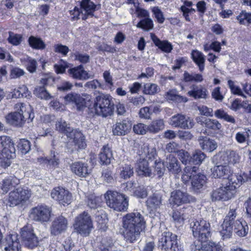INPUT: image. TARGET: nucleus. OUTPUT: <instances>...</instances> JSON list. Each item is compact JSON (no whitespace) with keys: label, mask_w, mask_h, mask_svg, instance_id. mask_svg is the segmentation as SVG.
Returning <instances> with one entry per match:
<instances>
[{"label":"nucleus","mask_w":251,"mask_h":251,"mask_svg":"<svg viewBox=\"0 0 251 251\" xmlns=\"http://www.w3.org/2000/svg\"><path fill=\"white\" fill-rule=\"evenodd\" d=\"M51 212V209L49 206L38 205L31 209L30 217L36 222H47L50 220Z\"/></svg>","instance_id":"9"},{"label":"nucleus","mask_w":251,"mask_h":251,"mask_svg":"<svg viewBox=\"0 0 251 251\" xmlns=\"http://www.w3.org/2000/svg\"><path fill=\"white\" fill-rule=\"evenodd\" d=\"M107 205L114 210L122 211L127 210L128 201L123 194L116 191L109 190L105 194Z\"/></svg>","instance_id":"3"},{"label":"nucleus","mask_w":251,"mask_h":251,"mask_svg":"<svg viewBox=\"0 0 251 251\" xmlns=\"http://www.w3.org/2000/svg\"><path fill=\"white\" fill-rule=\"evenodd\" d=\"M21 61L24 63L27 70L31 73H35L37 69V62L34 59L29 56H25L21 58Z\"/></svg>","instance_id":"40"},{"label":"nucleus","mask_w":251,"mask_h":251,"mask_svg":"<svg viewBox=\"0 0 251 251\" xmlns=\"http://www.w3.org/2000/svg\"><path fill=\"white\" fill-rule=\"evenodd\" d=\"M57 153L53 152L51 153L50 157L48 158L47 165L50 169L58 168L60 163V159Z\"/></svg>","instance_id":"46"},{"label":"nucleus","mask_w":251,"mask_h":251,"mask_svg":"<svg viewBox=\"0 0 251 251\" xmlns=\"http://www.w3.org/2000/svg\"><path fill=\"white\" fill-rule=\"evenodd\" d=\"M137 153L141 159L146 160L154 159L157 154L155 148L147 144H144L141 146Z\"/></svg>","instance_id":"17"},{"label":"nucleus","mask_w":251,"mask_h":251,"mask_svg":"<svg viewBox=\"0 0 251 251\" xmlns=\"http://www.w3.org/2000/svg\"><path fill=\"white\" fill-rule=\"evenodd\" d=\"M68 226V221L65 217L60 215L55 217L52 221L50 230V234L57 236L65 232Z\"/></svg>","instance_id":"10"},{"label":"nucleus","mask_w":251,"mask_h":251,"mask_svg":"<svg viewBox=\"0 0 251 251\" xmlns=\"http://www.w3.org/2000/svg\"><path fill=\"white\" fill-rule=\"evenodd\" d=\"M133 130L137 134L144 135L148 131V126L142 123H138L134 125Z\"/></svg>","instance_id":"59"},{"label":"nucleus","mask_w":251,"mask_h":251,"mask_svg":"<svg viewBox=\"0 0 251 251\" xmlns=\"http://www.w3.org/2000/svg\"><path fill=\"white\" fill-rule=\"evenodd\" d=\"M7 246L4 248L6 251H21V246L18 241L17 235L11 234L7 238Z\"/></svg>","instance_id":"32"},{"label":"nucleus","mask_w":251,"mask_h":251,"mask_svg":"<svg viewBox=\"0 0 251 251\" xmlns=\"http://www.w3.org/2000/svg\"><path fill=\"white\" fill-rule=\"evenodd\" d=\"M184 80L186 82L201 81L203 79L202 76L199 74H190L187 72L184 73Z\"/></svg>","instance_id":"57"},{"label":"nucleus","mask_w":251,"mask_h":251,"mask_svg":"<svg viewBox=\"0 0 251 251\" xmlns=\"http://www.w3.org/2000/svg\"><path fill=\"white\" fill-rule=\"evenodd\" d=\"M159 247L165 251H175L177 247V236L171 232L164 231L159 239Z\"/></svg>","instance_id":"7"},{"label":"nucleus","mask_w":251,"mask_h":251,"mask_svg":"<svg viewBox=\"0 0 251 251\" xmlns=\"http://www.w3.org/2000/svg\"><path fill=\"white\" fill-rule=\"evenodd\" d=\"M221 124L216 120H205V132L208 134H213L220 129Z\"/></svg>","instance_id":"33"},{"label":"nucleus","mask_w":251,"mask_h":251,"mask_svg":"<svg viewBox=\"0 0 251 251\" xmlns=\"http://www.w3.org/2000/svg\"><path fill=\"white\" fill-rule=\"evenodd\" d=\"M237 191L235 190V187L230 186L227 183L222 184V186L214 191L211 195L213 200L228 201L235 196Z\"/></svg>","instance_id":"8"},{"label":"nucleus","mask_w":251,"mask_h":251,"mask_svg":"<svg viewBox=\"0 0 251 251\" xmlns=\"http://www.w3.org/2000/svg\"><path fill=\"white\" fill-rule=\"evenodd\" d=\"M231 174V170L229 167L225 164V165H218L215 166L212 170V175L214 177L228 178Z\"/></svg>","instance_id":"25"},{"label":"nucleus","mask_w":251,"mask_h":251,"mask_svg":"<svg viewBox=\"0 0 251 251\" xmlns=\"http://www.w3.org/2000/svg\"><path fill=\"white\" fill-rule=\"evenodd\" d=\"M68 138L73 140L74 147L72 150L83 149L86 146L84 135L76 129L74 130Z\"/></svg>","instance_id":"22"},{"label":"nucleus","mask_w":251,"mask_h":251,"mask_svg":"<svg viewBox=\"0 0 251 251\" xmlns=\"http://www.w3.org/2000/svg\"><path fill=\"white\" fill-rule=\"evenodd\" d=\"M159 90L158 86L155 84L147 83L144 85V93L147 95H154Z\"/></svg>","instance_id":"58"},{"label":"nucleus","mask_w":251,"mask_h":251,"mask_svg":"<svg viewBox=\"0 0 251 251\" xmlns=\"http://www.w3.org/2000/svg\"><path fill=\"white\" fill-rule=\"evenodd\" d=\"M55 129L59 132L64 133L67 137L70 136L75 129L70 127V125L62 119H58L55 123Z\"/></svg>","instance_id":"30"},{"label":"nucleus","mask_w":251,"mask_h":251,"mask_svg":"<svg viewBox=\"0 0 251 251\" xmlns=\"http://www.w3.org/2000/svg\"><path fill=\"white\" fill-rule=\"evenodd\" d=\"M51 196L60 204L64 206L70 204L72 200L71 194L67 190L59 187L52 190Z\"/></svg>","instance_id":"11"},{"label":"nucleus","mask_w":251,"mask_h":251,"mask_svg":"<svg viewBox=\"0 0 251 251\" xmlns=\"http://www.w3.org/2000/svg\"><path fill=\"white\" fill-rule=\"evenodd\" d=\"M220 161L225 164H235L239 161L238 154L234 151H226L220 155Z\"/></svg>","instance_id":"24"},{"label":"nucleus","mask_w":251,"mask_h":251,"mask_svg":"<svg viewBox=\"0 0 251 251\" xmlns=\"http://www.w3.org/2000/svg\"><path fill=\"white\" fill-rule=\"evenodd\" d=\"M232 225L223 222L221 225V229L220 233L223 239H228L231 237L232 233Z\"/></svg>","instance_id":"41"},{"label":"nucleus","mask_w":251,"mask_h":251,"mask_svg":"<svg viewBox=\"0 0 251 251\" xmlns=\"http://www.w3.org/2000/svg\"><path fill=\"white\" fill-rule=\"evenodd\" d=\"M188 94L195 99L202 98L203 95L202 88L201 87L194 85L192 90L189 91Z\"/></svg>","instance_id":"63"},{"label":"nucleus","mask_w":251,"mask_h":251,"mask_svg":"<svg viewBox=\"0 0 251 251\" xmlns=\"http://www.w3.org/2000/svg\"><path fill=\"white\" fill-rule=\"evenodd\" d=\"M165 167L169 172L173 174H177L181 171L180 165L177 158L172 154H169L164 161Z\"/></svg>","instance_id":"20"},{"label":"nucleus","mask_w":251,"mask_h":251,"mask_svg":"<svg viewBox=\"0 0 251 251\" xmlns=\"http://www.w3.org/2000/svg\"><path fill=\"white\" fill-rule=\"evenodd\" d=\"M236 207L231 205L230 207V209L227 215L224 219V222L233 225V223L235 222L234 221V220L236 217Z\"/></svg>","instance_id":"52"},{"label":"nucleus","mask_w":251,"mask_h":251,"mask_svg":"<svg viewBox=\"0 0 251 251\" xmlns=\"http://www.w3.org/2000/svg\"><path fill=\"white\" fill-rule=\"evenodd\" d=\"M192 200V197L187 193L176 190L171 193L170 201L173 204L179 206L183 203L189 202Z\"/></svg>","instance_id":"15"},{"label":"nucleus","mask_w":251,"mask_h":251,"mask_svg":"<svg viewBox=\"0 0 251 251\" xmlns=\"http://www.w3.org/2000/svg\"><path fill=\"white\" fill-rule=\"evenodd\" d=\"M29 45L35 50H42L46 48V45L40 38L31 36L28 39Z\"/></svg>","instance_id":"37"},{"label":"nucleus","mask_w":251,"mask_h":251,"mask_svg":"<svg viewBox=\"0 0 251 251\" xmlns=\"http://www.w3.org/2000/svg\"><path fill=\"white\" fill-rule=\"evenodd\" d=\"M191 226L193 235L194 237L197 238V239L194 242L196 249L199 251L202 250L203 248L204 222L202 221H201L200 222L196 221Z\"/></svg>","instance_id":"13"},{"label":"nucleus","mask_w":251,"mask_h":251,"mask_svg":"<svg viewBox=\"0 0 251 251\" xmlns=\"http://www.w3.org/2000/svg\"><path fill=\"white\" fill-rule=\"evenodd\" d=\"M16 150L12 139L8 136H0V169H5L10 166L11 160L16 156Z\"/></svg>","instance_id":"2"},{"label":"nucleus","mask_w":251,"mask_h":251,"mask_svg":"<svg viewBox=\"0 0 251 251\" xmlns=\"http://www.w3.org/2000/svg\"><path fill=\"white\" fill-rule=\"evenodd\" d=\"M228 87L231 91V93L234 95H238L245 98V96L243 94L242 89L238 86L236 82L231 80H228L227 81Z\"/></svg>","instance_id":"48"},{"label":"nucleus","mask_w":251,"mask_h":251,"mask_svg":"<svg viewBox=\"0 0 251 251\" xmlns=\"http://www.w3.org/2000/svg\"><path fill=\"white\" fill-rule=\"evenodd\" d=\"M228 178V184L235 187V190L239 188L243 183L247 180V175L244 173L234 174L229 175Z\"/></svg>","instance_id":"23"},{"label":"nucleus","mask_w":251,"mask_h":251,"mask_svg":"<svg viewBox=\"0 0 251 251\" xmlns=\"http://www.w3.org/2000/svg\"><path fill=\"white\" fill-rule=\"evenodd\" d=\"M25 74L24 70L15 67L11 69L9 76L11 79H17L23 76Z\"/></svg>","instance_id":"64"},{"label":"nucleus","mask_w":251,"mask_h":251,"mask_svg":"<svg viewBox=\"0 0 251 251\" xmlns=\"http://www.w3.org/2000/svg\"><path fill=\"white\" fill-rule=\"evenodd\" d=\"M64 99L66 103H74L79 107L83 106L85 103L84 99L76 93H69L64 97Z\"/></svg>","instance_id":"36"},{"label":"nucleus","mask_w":251,"mask_h":251,"mask_svg":"<svg viewBox=\"0 0 251 251\" xmlns=\"http://www.w3.org/2000/svg\"><path fill=\"white\" fill-rule=\"evenodd\" d=\"M113 105L111 97L101 94L96 97L94 107L98 115L106 117L112 113Z\"/></svg>","instance_id":"5"},{"label":"nucleus","mask_w":251,"mask_h":251,"mask_svg":"<svg viewBox=\"0 0 251 251\" xmlns=\"http://www.w3.org/2000/svg\"><path fill=\"white\" fill-rule=\"evenodd\" d=\"M100 159L102 164H109L113 159L112 151L107 146H104L99 154Z\"/></svg>","instance_id":"34"},{"label":"nucleus","mask_w":251,"mask_h":251,"mask_svg":"<svg viewBox=\"0 0 251 251\" xmlns=\"http://www.w3.org/2000/svg\"><path fill=\"white\" fill-rule=\"evenodd\" d=\"M217 148V143L213 139L205 138V151L211 152Z\"/></svg>","instance_id":"62"},{"label":"nucleus","mask_w":251,"mask_h":251,"mask_svg":"<svg viewBox=\"0 0 251 251\" xmlns=\"http://www.w3.org/2000/svg\"><path fill=\"white\" fill-rule=\"evenodd\" d=\"M123 235L126 242L133 243L139 239L140 233L146 228L144 216L139 212L128 213L122 219Z\"/></svg>","instance_id":"1"},{"label":"nucleus","mask_w":251,"mask_h":251,"mask_svg":"<svg viewBox=\"0 0 251 251\" xmlns=\"http://www.w3.org/2000/svg\"><path fill=\"white\" fill-rule=\"evenodd\" d=\"M151 37L155 45L158 47L162 51L169 53L172 50L173 47L168 41H161L153 33L151 34Z\"/></svg>","instance_id":"28"},{"label":"nucleus","mask_w":251,"mask_h":251,"mask_svg":"<svg viewBox=\"0 0 251 251\" xmlns=\"http://www.w3.org/2000/svg\"><path fill=\"white\" fill-rule=\"evenodd\" d=\"M232 226L235 233L240 237L245 236L248 232V226L245 221H241V220H236L234 222Z\"/></svg>","instance_id":"29"},{"label":"nucleus","mask_w":251,"mask_h":251,"mask_svg":"<svg viewBox=\"0 0 251 251\" xmlns=\"http://www.w3.org/2000/svg\"><path fill=\"white\" fill-rule=\"evenodd\" d=\"M68 73L71 77L78 80H87L93 76L84 70L82 65L69 69Z\"/></svg>","instance_id":"16"},{"label":"nucleus","mask_w":251,"mask_h":251,"mask_svg":"<svg viewBox=\"0 0 251 251\" xmlns=\"http://www.w3.org/2000/svg\"><path fill=\"white\" fill-rule=\"evenodd\" d=\"M136 26L144 30L149 31L153 27V21L150 17H147V18H144L141 20Z\"/></svg>","instance_id":"45"},{"label":"nucleus","mask_w":251,"mask_h":251,"mask_svg":"<svg viewBox=\"0 0 251 251\" xmlns=\"http://www.w3.org/2000/svg\"><path fill=\"white\" fill-rule=\"evenodd\" d=\"M34 93L42 99L49 100L51 98L50 95L44 87H38L34 90Z\"/></svg>","instance_id":"53"},{"label":"nucleus","mask_w":251,"mask_h":251,"mask_svg":"<svg viewBox=\"0 0 251 251\" xmlns=\"http://www.w3.org/2000/svg\"><path fill=\"white\" fill-rule=\"evenodd\" d=\"M177 155L181 163L185 165L191 166V156L189 152L183 150L177 151Z\"/></svg>","instance_id":"42"},{"label":"nucleus","mask_w":251,"mask_h":251,"mask_svg":"<svg viewBox=\"0 0 251 251\" xmlns=\"http://www.w3.org/2000/svg\"><path fill=\"white\" fill-rule=\"evenodd\" d=\"M30 143L25 139L20 140L18 144V147L23 154H26L30 150Z\"/></svg>","instance_id":"50"},{"label":"nucleus","mask_w":251,"mask_h":251,"mask_svg":"<svg viewBox=\"0 0 251 251\" xmlns=\"http://www.w3.org/2000/svg\"><path fill=\"white\" fill-rule=\"evenodd\" d=\"M250 136V129H245L243 132H238L235 135L236 141L240 144L245 143Z\"/></svg>","instance_id":"55"},{"label":"nucleus","mask_w":251,"mask_h":251,"mask_svg":"<svg viewBox=\"0 0 251 251\" xmlns=\"http://www.w3.org/2000/svg\"><path fill=\"white\" fill-rule=\"evenodd\" d=\"M169 123L173 127L183 129L191 128L193 126L192 120L189 117L181 114L173 116L170 119Z\"/></svg>","instance_id":"12"},{"label":"nucleus","mask_w":251,"mask_h":251,"mask_svg":"<svg viewBox=\"0 0 251 251\" xmlns=\"http://www.w3.org/2000/svg\"><path fill=\"white\" fill-rule=\"evenodd\" d=\"M81 13L84 15L82 19H86L85 16H93V13L96 10V5L90 0H82L80 2Z\"/></svg>","instance_id":"27"},{"label":"nucleus","mask_w":251,"mask_h":251,"mask_svg":"<svg viewBox=\"0 0 251 251\" xmlns=\"http://www.w3.org/2000/svg\"><path fill=\"white\" fill-rule=\"evenodd\" d=\"M75 231L82 236H88L93 228V221L90 215L84 211L75 219L74 224Z\"/></svg>","instance_id":"4"},{"label":"nucleus","mask_w":251,"mask_h":251,"mask_svg":"<svg viewBox=\"0 0 251 251\" xmlns=\"http://www.w3.org/2000/svg\"><path fill=\"white\" fill-rule=\"evenodd\" d=\"M72 172L80 177H85L91 173V168L87 164L80 162H75L71 164Z\"/></svg>","instance_id":"19"},{"label":"nucleus","mask_w":251,"mask_h":251,"mask_svg":"<svg viewBox=\"0 0 251 251\" xmlns=\"http://www.w3.org/2000/svg\"><path fill=\"white\" fill-rule=\"evenodd\" d=\"M191 56L193 61L198 65L200 70L203 69L204 57L203 53L198 50L192 51Z\"/></svg>","instance_id":"43"},{"label":"nucleus","mask_w":251,"mask_h":251,"mask_svg":"<svg viewBox=\"0 0 251 251\" xmlns=\"http://www.w3.org/2000/svg\"><path fill=\"white\" fill-rule=\"evenodd\" d=\"M15 109L16 110L15 112L21 113V114L22 115H24L25 113H27L28 114L27 119L31 118V110L29 105H25L23 103H17L15 105Z\"/></svg>","instance_id":"44"},{"label":"nucleus","mask_w":251,"mask_h":251,"mask_svg":"<svg viewBox=\"0 0 251 251\" xmlns=\"http://www.w3.org/2000/svg\"><path fill=\"white\" fill-rule=\"evenodd\" d=\"M96 221L99 224H105L107 222V215L103 210L100 208L95 213Z\"/></svg>","instance_id":"54"},{"label":"nucleus","mask_w":251,"mask_h":251,"mask_svg":"<svg viewBox=\"0 0 251 251\" xmlns=\"http://www.w3.org/2000/svg\"><path fill=\"white\" fill-rule=\"evenodd\" d=\"M151 12L154 15L155 18L156 19L159 23L162 24L165 21L163 12L158 6H154L151 8Z\"/></svg>","instance_id":"61"},{"label":"nucleus","mask_w":251,"mask_h":251,"mask_svg":"<svg viewBox=\"0 0 251 251\" xmlns=\"http://www.w3.org/2000/svg\"><path fill=\"white\" fill-rule=\"evenodd\" d=\"M22 36L21 34H15L12 32H9V37L7 39L9 43L14 46H18L22 42Z\"/></svg>","instance_id":"56"},{"label":"nucleus","mask_w":251,"mask_h":251,"mask_svg":"<svg viewBox=\"0 0 251 251\" xmlns=\"http://www.w3.org/2000/svg\"><path fill=\"white\" fill-rule=\"evenodd\" d=\"M136 169L139 176H151L152 175L151 171L149 167L147 160L139 158L136 164Z\"/></svg>","instance_id":"26"},{"label":"nucleus","mask_w":251,"mask_h":251,"mask_svg":"<svg viewBox=\"0 0 251 251\" xmlns=\"http://www.w3.org/2000/svg\"><path fill=\"white\" fill-rule=\"evenodd\" d=\"M148 126L149 132L157 133L164 128V121L163 119H156L152 121Z\"/></svg>","instance_id":"35"},{"label":"nucleus","mask_w":251,"mask_h":251,"mask_svg":"<svg viewBox=\"0 0 251 251\" xmlns=\"http://www.w3.org/2000/svg\"><path fill=\"white\" fill-rule=\"evenodd\" d=\"M161 197L158 194H153L147 201V205L151 211H157L161 205Z\"/></svg>","instance_id":"31"},{"label":"nucleus","mask_w":251,"mask_h":251,"mask_svg":"<svg viewBox=\"0 0 251 251\" xmlns=\"http://www.w3.org/2000/svg\"><path fill=\"white\" fill-rule=\"evenodd\" d=\"M119 175L125 179L130 178L133 175V168L129 164H125L119 168Z\"/></svg>","instance_id":"38"},{"label":"nucleus","mask_w":251,"mask_h":251,"mask_svg":"<svg viewBox=\"0 0 251 251\" xmlns=\"http://www.w3.org/2000/svg\"><path fill=\"white\" fill-rule=\"evenodd\" d=\"M100 200L99 198L92 196L88 200V206L91 209H100Z\"/></svg>","instance_id":"60"},{"label":"nucleus","mask_w":251,"mask_h":251,"mask_svg":"<svg viewBox=\"0 0 251 251\" xmlns=\"http://www.w3.org/2000/svg\"><path fill=\"white\" fill-rule=\"evenodd\" d=\"M8 201L11 206H16L22 202L17 189L9 193Z\"/></svg>","instance_id":"47"},{"label":"nucleus","mask_w":251,"mask_h":251,"mask_svg":"<svg viewBox=\"0 0 251 251\" xmlns=\"http://www.w3.org/2000/svg\"><path fill=\"white\" fill-rule=\"evenodd\" d=\"M205 251H223L222 246L217 243L205 240Z\"/></svg>","instance_id":"49"},{"label":"nucleus","mask_w":251,"mask_h":251,"mask_svg":"<svg viewBox=\"0 0 251 251\" xmlns=\"http://www.w3.org/2000/svg\"><path fill=\"white\" fill-rule=\"evenodd\" d=\"M27 113L22 115L21 114V113L14 112L8 114L5 118L7 122L10 125L21 126L27 119Z\"/></svg>","instance_id":"21"},{"label":"nucleus","mask_w":251,"mask_h":251,"mask_svg":"<svg viewBox=\"0 0 251 251\" xmlns=\"http://www.w3.org/2000/svg\"><path fill=\"white\" fill-rule=\"evenodd\" d=\"M21 237L25 246L29 249L38 246L39 241L31 225L24 226L21 231Z\"/></svg>","instance_id":"6"},{"label":"nucleus","mask_w":251,"mask_h":251,"mask_svg":"<svg viewBox=\"0 0 251 251\" xmlns=\"http://www.w3.org/2000/svg\"><path fill=\"white\" fill-rule=\"evenodd\" d=\"M204 175L203 174H198L193 176L192 180V185L194 190L197 192H200L202 189L203 185Z\"/></svg>","instance_id":"39"},{"label":"nucleus","mask_w":251,"mask_h":251,"mask_svg":"<svg viewBox=\"0 0 251 251\" xmlns=\"http://www.w3.org/2000/svg\"><path fill=\"white\" fill-rule=\"evenodd\" d=\"M20 183V180L15 176L0 175V190L2 194L7 193Z\"/></svg>","instance_id":"14"},{"label":"nucleus","mask_w":251,"mask_h":251,"mask_svg":"<svg viewBox=\"0 0 251 251\" xmlns=\"http://www.w3.org/2000/svg\"><path fill=\"white\" fill-rule=\"evenodd\" d=\"M132 126L131 123L127 120L117 122L113 128V134L115 135H125L129 132Z\"/></svg>","instance_id":"18"},{"label":"nucleus","mask_w":251,"mask_h":251,"mask_svg":"<svg viewBox=\"0 0 251 251\" xmlns=\"http://www.w3.org/2000/svg\"><path fill=\"white\" fill-rule=\"evenodd\" d=\"M196 171V167L187 166L184 169V172L181 177L183 182L185 183L188 182L191 178L192 172Z\"/></svg>","instance_id":"51"}]
</instances>
